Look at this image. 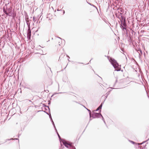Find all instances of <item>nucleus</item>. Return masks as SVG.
Returning a JSON list of instances; mask_svg holds the SVG:
<instances>
[{
    "instance_id": "nucleus-10",
    "label": "nucleus",
    "mask_w": 149,
    "mask_h": 149,
    "mask_svg": "<svg viewBox=\"0 0 149 149\" xmlns=\"http://www.w3.org/2000/svg\"><path fill=\"white\" fill-rule=\"evenodd\" d=\"M103 104V103H102L98 107V108L95 110H94V111H97L100 110V109H102V107Z\"/></svg>"
},
{
    "instance_id": "nucleus-7",
    "label": "nucleus",
    "mask_w": 149,
    "mask_h": 149,
    "mask_svg": "<svg viewBox=\"0 0 149 149\" xmlns=\"http://www.w3.org/2000/svg\"><path fill=\"white\" fill-rule=\"evenodd\" d=\"M115 69V71H117L121 70L120 67L121 66H113Z\"/></svg>"
},
{
    "instance_id": "nucleus-29",
    "label": "nucleus",
    "mask_w": 149,
    "mask_h": 149,
    "mask_svg": "<svg viewBox=\"0 0 149 149\" xmlns=\"http://www.w3.org/2000/svg\"><path fill=\"white\" fill-rule=\"evenodd\" d=\"M97 76L100 77L102 79V78L100 77L97 74Z\"/></svg>"
},
{
    "instance_id": "nucleus-14",
    "label": "nucleus",
    "mask_w": 149,
    "mask_h": 149,
    "mask_svg": "<svg viewBox=\"0 0 149 149\" xmlns=\"http://www.w3.org/2000/svg\"><path fill=\"white\" fill-rule=\"evenodd\" d=\"M64 148V147L62 146L61 143V146L60 147V149H63Z\"/></svg>"
},
{
    "instance_id": "nucleus-28",
    "label": "nucleus",
    "mask_w": 149,
    "mask_h": 149,
    "mask_svg": "<svg viewBox=\"0 0 149 149\" xmlns=\"http://www.w3.org/2000/svg\"><path fill=\"white\" fill-rule=\"evenodd\" d=\"M103 121H104V123H105V124H106V123H105V120H104Z\"/></svg>"
},
{
    "instance_id": "nucleus-34",
    "label": "nucleus",
    "mask_w": 149,
    "mask_h": 149,
    "mask_svg": "<svg viewBox=\"0 0 149 149\" xmlns=\"http://www.w3.org/2000/svg\"><path fill=\"white\" fill-rule=\"evenodd\" d=\"M117 81V80H116V82Z\"/></svg>"
},
{
    "instance_id": "nucleus-19",
    "label": "nucleus",
    "mask_w": 149,
    "mask_h": 149,
    "mask_svg": "<svg viewBox=\"0 0 149 149\" xmlns=\"http://www.w3.org/2000/svg\"><path fill=\"white\" fill-rule=\"evenodd\" d=\"M146 141H144L143 142V143H138V145H141V144H142L143 143H145V142H146Z\"/></svg>"
},
{
    "instance_id": "nucleus-18",
    "label": "nucleus",
    "mask_w": 149,
    "mask_h": 149,
    "mask_svg": "<svg viewBox=\"0 0 149 149\" xmlns=\"http://www.w3.org/2000/svg\"><path fill=\"white\" fill-rule=\"evenodd\" d=\"M44 111V112L45 113H46L48 115H49V114L47 113L46 111H38V112L39 111Z\"/></svg>"
},
{
    "instance_id": "nucleus-16",
    "label": "nucleus",
    "mask_w": 149,
    "mask_h": 149,
    "mask_svg": "<svg viewBox=\"0 0 149 149\" xmlns=\"http://www.w3.org/2000/svg\"><path fill=\"white\" fill-rule=\"evenodd\" d=\"M130 141L131 143H132L133 144H134L135 143L133 141Z\"/></svg>"
},
{
    "instance_id": "nucleus-17",
    "label": "nucleus",
    "mask_w": 149,
    "mask_h": 149,
    "mask_svg": "<svg viewBox=\"0 0 149 149\" xmlns=\"http://www.w3.org/2000/svg\"><path fill=\"white\" fill-rule=\"evenodd\" d=\"M44 111V112L45 113H46L48 115H49V114L47 113L46 111H38V112L39 111Z\"/></svg>"
},
{
    "instance_id": "nucleus-33",
    "label": "nucleus",
    "mask_w": 149,
    "mask_h": 149,
    "mask_svg": "<svg viewBox=\"0 0 149 149\" xmlns=\"http://www.w3.org/2000/svg\"><path fill=\"white\" fill-rule=\"evenodd\" d=\"M50 104V102H49V103H48V104Z\"/></svg>"
},
{
    "instance_id": "nucleus-32",
    "label": "nucleus",
    "mask_w": 149,
    "mask_h": 149,
    "mask_svg": "<svg viewBox=\"0 0 149 149\" xmlns=\"http://www.w3.org/2000/svg\"><path fill=\"white\" fill-rule=\"evenodd\" d=\"M58 88H59V84H58Z\"/></svg>"
},
{
    "instance_id": "nucleus-6",
    "label": "nucleus",
    "mask_w": 149,
    "mask_h": 149,
    "mask_svg": "<svg viewBox=\"0 0 149 149\" xmlns=\"http://www.w3.org/2000/svg\"><path fill=\"white\" fill-rule=\"evenodd\" d=\"M31 32L30 30V28L29 27L28 30V32L27 33V38L29 40H30L31 39Z\"/></svg>"
},
{
    "instance_id": "nucleus-1",
    "label": "nucleus",
    "mask_w": 149,
    "mask_h": 149,
    "mask_svg": "<svg viewBox=\"0 0 149 149\" xmlns=\"http://www.w3.org/2000/svg\"><path fill=\"white\" fill-rule=\"evenodd\" d=\"M62 141H63L62 143H63V144L64 145V146L65 147H66L67 148H71L72 149V147L74 146L72 145V143H70L68 141H67L63 139L62 140Z\"/></svg>"
},
{
    "instance_id": "nucleus-26",
    "label": "nucleus",
    "mask_w": 149,
    "mask_h": 149,
    "mask_svg": "<svg viewBox=\"0 0 149 149\" xmlns=\"http://www.w3.org/2000/svg\"><path fill=\"white\" fill-rule=\"evenodd\" d=\"M57 93L56 94H58V93Z\"/></svg>"
},
{
    "instance_id": "nucleus-20",
    "label": "nucleus",
    "mask_w": 149,
    "mask_h": 149,
    "mask_svg": "<svg viewBox=\"0 0 149 149\" xmlns=\"http://www.w3.org/2000/svg\"><path fill=\"white\" fill-rule=\"evenodd\" d=\"M100 117H101L102 118V120L104 121V119L103 118V116H102H102H100Z\"/></svg>"
},
{
    "instance_id": "nucleus-12",
    "label": "nucleus",
    "mask_w": 149,
    "mask_h": 149,
    "mask_svg": "<svg viewBox=\"0 0 149 149\" xmlns=\"http://www.w3.org/2000/svg\"><path fill=\"white\" fill-rule=\"evenodd\" d=\"M88 111L89 112V115H90V120H91V114H92L91 113V111L90 110H89Z\"/></svg>"
},
{
    "instance_id": "nucleus-27",
    "label": "nucleus",
    "mask_w": 149,
    "mask_h": 149,
    "mask_svg": "<svg viewBox=\"0 0 149 149\" xmlns=\"http://www.w3.org/2000/svg\"><path fill=\"white\" fill-rule=\"evenodd\" d=\"M67 66H66L64 68H63V70H64L65 69L66 67Z\"/></svg>"
},
{
    "instance_id": "nucleus-2",
    "label": "nucleus",
    "mask_w": 149,
    "mask_h": 149,
    "mask_svg": "<svg viewBox=\"0 0 149 149\" xmlns=\"http://www.w3.org/2000/svg\"><path fill=\"white\" fill-rule=\"evenodd\" d=\"M61 39H59L56 41L55 46L58 48H60L63 45V43Z\"/></svg>"
},
{
    "instance_id": "nucleus-21",
    "label": "nucleus",
    "mask_w": 149,
    "mask_h": 149,
    "mask_svg": "<svg viewBox=\"0 0 149 149\" xmlns=\"http://www.w3.org/2000/svg\"><path fill=\"white\" fill-rule=\"evenodd\" d=\"M9 141V139H6V140H5V142H7V141Z\"/></svg>"
},
{
    "instance_id": "nucleus-5",
    "label": "nucleus",
    "mask_w": 149,
    "mask_h": 149,
    "mask_svg": "<svg viewBox=\"0 0 149 149\" xmlns=\"http://www.w3.org/2000/svg\"><path fill=\"white\" fill-rule=\"evenodd\" d=\"M110 61L112 65H118V63L114 59H110Z\"/></svg>"
},
{
    "instance_id": "nucleus-4",
    "label": "nucleus",
    "mask_w": 149,
    "mask_h": 149,
    "mask_svg": "<svg viewBox=\"0 0 149 149\" xmlns=\"http://www.w3.org/2000/svg\"><path fill=\"white\" fill-rule=\"evenodd\" d=\"M3 10L4 13L7 15H8L12 11L9 8L6 10L4 8H3Z\"/></svg>"
},
{
    "instance_id": "nucleus-9",
    "label": "nucleus",
    "mask_w": 149,
    "mask_h": 149,
    "mask_svg": "<svg viewBox=\"0 0 149 149\" xmlns=\"http://www.w3.org/2000/svg\"><path fill=\"white\" fill-rule=\"evenodd\" d=\"M13 67L11 68L10 67H8V68H7L6 69V72H8V71L10 72H12L13 70H12V68Z\"/></svg>"
},
{
    "instance_id": "nucleus-25",
    "label": "nucleus",
    "mask_w": 149,
    "mask_h": 149,
    "mask_svg": "<svg viewBox=\"0 0 149 149\" xmlns=\"http://www.w3.org/2000/svg\"><path fill=\"white\" fill-rule=\"evenodd\" d=\"M19 90V91H20V93H21V92H22V91H21V88H20L19 89H18V91Z\"/></svg>"
},
{
    "instance_id": "nucleus-24",
    "label": "nucleus",
    "mask_w": 149,
    "mask_h": 149,
    "mask_svg": "<svg viewBox=\"0 0 149 149\" xmlns=\"http://www.w3.org/2000/svg\"><path fill=\"white\" fill-rule=\"evenodd\" d=\"M73 148L72 149H76V148L74 146H73Z\"/></svg>"
},
{
    "instance_id": "nucleus-35",
    "label": "nucleus",
    "mask_w": 149,
    "mask_h": 149,
    "mask_svg": "<svg viewBox=\"0 0 149 149\" xmlns=\"http://www.w3.org/2000/svg\"><path fill=\"white\" fill-rule=\"evenodd\" d=\"M57 11H59V10L58 9Z\"/></svg>"
},
{
    "instance_id": "nucleus-11",
    "label": "nucleus",
    "mask_w": 149,
    "mask_h": 149,
    "mask_svg": "<svg viewBox=\"0 0 149 149\" xmlns=\"http://www.w3.org/2000/svg\"><path fill=\"white\" fill-rule=\"evenodd\" d=\"M43 105L44 107H47V108H48V109L49 110V113L50 114V109L49 108V106L45 105L44 104H43Z\"/></svg>"
},
{
    "instance_id": "nucleus-3",
    "label": "nucleus",
    "mask_w": 149,
    "mask_h": 149,
    "mask_svg": "<svg viewBox=\"0 0 149 149\" xmlns=\"http://www.w3.org/2000/svg\"><path fill=\"white\" fill-rule=\"evenodd\" d=\"M100 116H102V114L100 113H96L93 112V113L91 115V118L92 117L93 118H100Z\"/></svg>"
},
{
    "instance_id": "nucleus-8",
    "label": "nucleus",
    "mask_w": 149,
    "mask_h": 149,
    "mask_svg": "<svg viewBox=\"0 0 149 149\" xmlns=\"http://www.w3.org/2000/svg\"><path fill=\"white\" fill-rule=\"evenodd\" d=\"M49 117L50 119V120L52 122V123L53 124V125L54 127L55 130V131L57 132V130H56V127L55 126L54 122L53 121V120L52 118V116H51V115L50 114V115H49Z\"/></svg>"
},
{
    "instance_id": "nucleus-23",
    "label": "nucleus",
    "mask_w": 149,
    "mask_h": 149,
    "mask_svg": "<svg viewBox=\"0 0 149 149\" xmlns=\"http://www.w3.org/2000/svg\"><path fill=\"white\" fill-rule=\"evenodd\" d=\"M84 107L88 110V111L89 109H87V108H86L85 106H84Z\"/></svg>"
},
{
    "instance_id": "nucleus-30",
    "label": "nucleus",
    "mask_w": 149,
    "mask_h": 149,
    "mask_svg": "<svg viewBox=\"0 0 149 149\" xmlns=\"http://www.w3.org/2000/svg\"><path fill=\"white\" fill-rule=\"evenodd\" d=\"M45 110H47V109L46 108H45Z\"/></svg>"
},
{
    "instance_id": "nucleus-13",
    "label": "nucleus",
    "mask_w": 149,
    "mask_h": 149,
    "mask_svg": "<svg viewBox=\"0 0 149 149\" xmlns=\"http://www.w3.org/2000/svg\"><path fill=\"white\" fill-rule=\"evenodd\" d=\"M56 133H57V135H58V138H59V139H60V140H61V137H60V135H59V134H58V133L57 131V132H56ZM62 140V139H61V140Z\"/></svg>"
},
{
    "instance_id": "nucleus-31",
    "label": "nucleus",
    "mask_w": 149,
    "mask_h": 149,
    "mask_svg": "<svg viewBox=\"0 0 149 149\" xmlns=\"http://www.w3.org/2000/svg\"><path fill=\"white\" fill-rule=\"evenodd\" d=\"M59 66H60V67H61V68H62V66L60 65Z\"/></svg>"
},
{
    "instance_id": "nucleus-15",
    "label": "nucleus",
    "mask_w": 149,
    "mask_h": 149,
    "mask_svg": "<svg viewBox=\"0 0 149 149\" xmlns=\"http://www.w3.org/2000/svg\"><path fill=\"white\" fill-rule=\"evenodd\" d=\"M9 139V140H14V139H15V140H19L18 139H13L12 138H11L10 139Z\"/></svg>"
},
{
    "instance_id": "nucleus-22",
    "label": "nucleus",
    "mask_w": 149,
    "mask_h": 149,
    "mask_svg": "<svg viewBox=\"0 0 149 149\" xmlns=\"http://www.w3.org/2000/svg\"><path fill=\"white\" fill-rule=\"evenodd\" d=\"M107 94V95H106V98H107V96H108V95H109V93H108V94Z\"/></svg>"
}]
</instances>
